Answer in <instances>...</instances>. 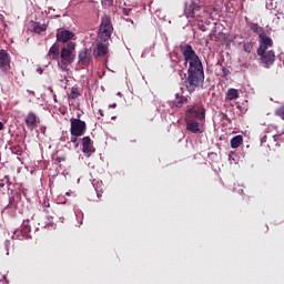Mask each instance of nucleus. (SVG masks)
<instances>
[{"label": "nucleus", "instance_id": "nucleus-16", "mask_svg": "<svg viewBox=\"0 0 284 284\" xmlns=\"http://www.w3.org/2000/svg\"><path fill=\"white\" fill-rule=\"evenodd\" d=\"M82 93L83 91L81 90V88L78 87V84H74L71 88V91L68 93V99H70L71 101H77V99H79V97H81Z\"/></svg>", "mask_w": 284, "mask_h": 284}, {"label": "nucleus", "instance_id": "nucleus-23", "mask_svg": "<svg viewBox=\"0 0 284 284\" xmlns=\"http://www.w3.org/2000/svg\"><path fill=\"white\" fill-rule=\"evenodd\" d=\"M10 187L12 185V182H10V176L6 175L2 180H0V187Z\"/></svg>", "mask_w": 284, "mask_h": 284}, {"label": "nucleus", "instance_id": "nucleus-26", "mask_svg": "<svg viewBox=\"0 0 284 284\" xmlns=\"http://www.w3.org/2000/svg\"><path fill=\"white\" fill-rule=\"evenodd\" d=\"M222 74L223 77H230V69L222 67Z\"/></svg>", "mask_w": 284, "mask_h": 284}, {"label": "nucleus", "instance_id": "nucleus-20", "mask_svg": "<svg viewBox=\"0 0 284 284\" xmlns=\"http://www.w3.org/2000/svg\"><path fill=\"white\" fill-rule=\"evenodd\" d=\"M251 30L255 32V34H258L260 39L265 34V30L263 27L258 26V23H251Z\"/></svg>", "mask_w": 284, "mask_h": 284}, {"label": "nucleus", "instance_id": "nucleus-2", "mask_svg": "<svg viewBox=\"0 0 284 284\" xmlns=\"http://www.w3.org/2000/svg\"><path fill=\"white\" fill-rule=\"evenodd\" d=\"M113 32H114V27L112 26V18H110V16H103L101 18V24L98 32V37L100 41L102 43H108Z\"/></svg>", "mask_w": 284, "mask_h": 284}, {"label": "nucleus", "instance_id": "nucleus-17", "mask_svg": "<svg viewBox=\"0 0 284 284\" xmlns=\"http://www.w3.org/2000/svg\"><path fill=\"white\" fill-rule=\"evenodd\" d=\"M60 52H59V43H54L50 49H49V52H48V57L49 59H52L53 61H57V59H59L60 57Z\"/></svg>", "mask_w": 284, "mask_h": 284}, {"label": "nucleus", "instance_id": "nucleus-11", "mask_svg": "<svg viewBox=\"0 0 284 284\" xmlns=\"http://www.w3.org/2000/svg\"><path fill=\"white\" fill-rule=\"evenodd\" d=\"M24 121L30 132H33L38 128L39 123L41 122V120H39V116L34 114V112H29Z\"/></svg>", "mask_w": 284, "mask_h": 284}, {"label": "nucleus", "instance_id": "nucleus-28", "mask_svg": "<svg viewBox=\"0 0 284 284\" xmlns=\"http://www.w3.org/2000/svg\"><path fill=\"white\" fill-rule=\"evenodd\" d=\"M55 161L57 163H61L62 161H65V158H57Z\"/></svg>", "mask_w": 284, "mask_h": 284}, {"label": "nucleus", "instance_id": "nucleus-7", "mask_svg": "<svg viewBox=\"0 0 284 284\" xmlns=\"http://www.w3.org/2000/svg\"><path fill=\"white\" fill-rule=\"evenodd\" d=\"M199 119V121H203V119H205V109L204 108H194V106H190L186 110L185 113V119Z\"/></svg>", "mask_w": 284, "mask_h": 284}, {"label": "nucleus", "instance_id": "nucleus-13", "mask_svg": "<svg viewBox=\"0 0 284 284\" xmlns=\"http://www.w3.org/2000/svg\"><path fill=\"white\" fill-rule=\"evenodd\" d=\"M10 69V54H8V51L0 50V70L2 72H6Z\"/></svg>", "mask_w": 284, "mask_h": 284}, {"label": "nucleus", "instance_id": "nucleus-22", "mask_svg": "<svg viewBox=\"0 0 284 284\" xmlns=\"http://www.w3.org/2000/svg\"><path fill=\"white\" fill-rule=\"evenodd\" d=\"M32 30L36 32V34H41V32H45V30H48V27L45 24L34 22Z\"/></svg>", "mask_w": 284, "mask_h": 284}, {"label": "nucleus", "instance_id": "nucleus-31", "mask_svg": "<svg viewBox=\"0 0 284 284\" xmlns=\"http://www.w3.org/2000/svg\"><path fill=\"white\" fill-rule=\"evenodd\" d=\"M27 92H29V94H34V92L30 90H27Z\"/></svg>", "mask_w": 284, "mask_h": 284}, {"label": "nucleus", "instance_id": "nucleus-6", "mask_svg": "<svg viewBox=\"0 0 284 284\" xmlns=\"http://www.w3.org/2000/svg\"><path fill=\"white\" fill-rule=\"evenodd\" d=\"M55 39L59 43H71L74 39V32L65 29H58Z\"/></svg>", "mask_w": 284, "mask_h": 284}, {"label": "nucleus", "instance_id": "nucleus-29", "mask_svg": "<svg viewBox=\"0 0 284 284\" xmlns=\"http://www.w3.org/2000/svg\"><path fill=\"white\" fill-rule=\"evenodd\" d=\"M109 108H116V103L110 104Z\"/></svg>", "mask_w": 284, "mask_h": 284}, {"label": "nucleus", "instance_id": "nucleus-25", "mask_svg": "<svg viewBox=\"0 0 284 284\" xmlns=\"http://www.w3.org/2000/svg\"><path fill=\"white\" fill-rule=\"evenodd\" d=\"M79 136L81 135H71V143H73L75 148H79Z\"/></svg>", "mask_w": 284, "mask_h": 284}, {"label": "nucleus", "instance_id": "nucleus-33", "mask_svg": "<svg viewBox=\"0 0 284 284\" xmlns=\"http://www.w3.org/2000/svg\"><path fill=\"white\" fill-rule=\"evenodd\" d=\"M38 71H39V72H43V70H41V69H38Z\"/></svg>", "mask_w": 284, "mask_h": 284}, {"label": "nucleus", "instance_id": "nucleus-27", "mask_svg": "<svg viewBox=\"0 0 284 284\" xmlns=\"http://www.w3.org/2000/svg\"><path fill=\"white\" fill-rule=\"evenodd\" d=\"M207 10L211 11V14H214V12H217L219 10L216 9V7H209Z\"/></svg>", "mask_w": 284, "mask_h": 284}, {"label": "nucleus", "instance_id": "nucleus-12", "mask_svg": "<svg viewBox=\"0 0 284 284\" xmlns=\"http://www.w3.org/2000/svg\"><path fill=\"white\" fill-rule=\"evenodd\" d=\"M273 45L274 41L272 38L264 33V36L260 37V48L257 49V52L263 54V52L267 51V48H272Z\"/></svg>", "mask_w": 284, "mask_h": 284}, {"label": "nucleus", "instance_id": "nucleus-8", "mask_svg": "<svg viewBox=\"0 0 284 284\" xmlns=\"http://www.w3.org/2000/svg\"><path fill=\"white\" fill-rule=\"evenodd\" d=\"M80 65L85 68L92 63V49H82L78 54Z\"/></svg>", "mask_w": 284, "mask_h": 284}, {"label": "nucleus", "instance_id": "nucleus-24", "mask_svg": "<svg viewBox=\"0 0 284 284\" xmlns=\"http://www.w3.org/2000/svg\"><path fill=\"white\" fill-rule=\"evenodd\" d=\"M253 48H254V45L252 44V42L243 43V50H244V52H246V54H250L252 52Z\"/></svg>", "mask_w": 284, "mask_h": 284}, {"label": "nucleus", "instance_id": "nucleus-18", "mask_svg": "<svg viewBox=\"0 0 284 284\" xmlns=\"http://www.w3.org/2000/svg\"><path fill=\"white\" fill-rule=\"evenodd\" d=\"M185 103H187V98L176 93L175 99L173 101V104L175 105V108H183Z\"/></svg>", "mask_w": 284, "mask_h": 284}, {"label": "nucleus", "instance_id": "nucleus-5", "mask_svg": "<svg viewBox=\"0 0 284 284\" xmlns=\"http://www.w3.org/2000/svg\"><path fill=\"white\" fill-rule=\"evenodd\" d=\"M257 55L261 57V62L266 69L272 68V65H274V61H276V53L274 50L263 51V53L257 51Z\"/></svg>", "mask_w": 284, "mask_h": 284}, {"label": "nucleus", "instance_id": "nucleus-3", "mask_svg": "<svg viewBox=\"0 0 284 284\" xmlns=\"http://www.w3.org/2000/svg\"><path fill=\"white\" fill-rule=\"evenodd\" d=\"M77 49V43L69 42L67 47H63L60 52L62 65H70L74 62V50Z\"/></svg>", "mask_w": 284, "mask_h": 284}, {"label": "nucleus", "instance_id": "nucleus-1", "mask_svg": "<svg viewBox=\"0 0 284 284\" xmlns=\"http://www.w3.org/2000/svg\"><path fill=\"white\" fill-rule=\"evenodd\" d=\"M181 53L184 57V65L187 69L186 89L190 93L194 92L196 88H201L205 83V71L203 69V62L196 54V51L190 45L184 44L181 47Z\"/></svg>", "mask_w": 284, "mask_h": 284}, {"label": "nucleus", "instance_id": "nucleus-21", "mask_svg": "<svg viewBox=\"0 0 284 284\" xmlns=\"http://www.w3.org/2000/svg\"><path fill=\"white\" fill-rule=\"evenodd\" d=\"M239 97H240V93H239V90H236V89H229L226 92L227 101H234V100L239 99Z\"/></svg>", "mask_w": 284, "mask_h": 284}, {"label": "nucleus", "instance_id": "nucleus-30", "mask_svg": "<svg viewBox=\"0 0 284 284\" xmlns=\"http://www.w3.org/2000/svg\"><path fill=\"white\" fill-rule=\"evenodd\" d=\"M0 130H3V122H0Z\"/></svg>", "mask_w": 284, "mask_h": 284}, {"label": "nucleus", "instance_id": "nucleus-34", "mask_svg": "<svg viewBox=\"0 0 284 284\" xmlns=\"http://www.w3.org/2000/svg\"><path fill=\"white\" fill-rule=\"evenodd\" d=\"M105 1H110V0H105Z\"/></svg>", "mask_w": 284, "mask_h": 284}, {"label": "nucleus", "instance_id": "nucleus-10", "mask_svg": "<svg viewBox=\"0 0 284 284\" xmlns=\"http://www.w3.org/2000/svg\"><path fill=\"white\" fill-rule=\"evenodd\" d=\"M186 19H196V17H201V6L196 2H191L189 7L184 10Z\"/></svg>", "mask_w": 284, "mask_h": 284}, {"label": "nucleus", "instance_id": "nucleus-9", "mask_svg": "<svg viewBox=\"0 0 284 284\" xmlns=\"http://www.w3.org/2000/svg\"><path fill=\"white\" fill-rule=\"evenodd\" d=\"M186 130L191 132V134H203V128H201V123L191 119L190 115L185 118Z\"/></svg>", "mask_w": 284, "mask_h": 284}, {"label": "nucleus", "instance_id": "nucleus-4", "mask_svg": "<svg viewBox=\"0 0 284 284\" xmlns=\"http://www.w3.org/2000/svg\"><path fill=\"white\" fill-rule=\"evenodd\" d=\"M70 123L71 136H83L88 131V124H85V121H82L79 118H71Z\"/></svg>", "mask_w": 284, "mask_h": 284}, {"label": "nucleus", "instance_id": "nucleus-14", "mask_svg": "<svg viewBox=\"0 0 284 284\" xmlns=\"http://www.w3.org/2000/svg\"><path fill=\"white\" fill-rule=\"evenodd\" d=\"M110 52V49L108 48V44H104L102 41L97 43L95 49L93 50V57H105Z\"/></svg>", "mask_w": 284, "mask_h": 284}, {"label": "nucleus", "instance_id": "nucleus-32", "mask_svg": "<svg viewBox=\"0 0 284 284\" xmlns=\"http://www.w3.org/2000/svg\"><path fill=\"white\" fill-rule=\"evenodd\" d=\"M99 112H100L101 116H103V110H99Z\"/></svg>", "mask_w": 284, "mask_h": 284}, {"label": "nucleus", "instance_id": "nucleus-19", "mask_svg": "<svg viewBox=\"0 0 284 284\" xmlns=\"http://www.w3.org/2000/svg\"><path fill=\"white\" fill-rule=\"evenodd\" d=\"M243 145V135H235L231 139V148L236 150V148H241Z\"/></svg>", "mask_w": 284, "mask_h": 284}, {"label": "nucleus", "instance_id": "nucleus-15", "mask_svg": "<svg viewBox=\"0 0 284 284\" xmlns=\"http://www.w3.org/2000/svg\"><path fill=\"white\" fill-rule=\"evenodd\" d=\"M82 152H84V154H92V152H94V146H92V139H90V136H84L82 139Z\"/></svg>", "mask_w": 284, "mask_h": 284}]
</instances>
